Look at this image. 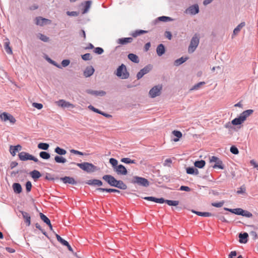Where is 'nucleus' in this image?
<instances>
[{"instance_id":"nucleus-33","label":"nucleus","mask_w":258,"mask_h":258,"mask_svg":"<svg viewBox=\"0 0 258 258\" xmlns=\"http://www.w3.org/2000/svg\"><path fill=\"white\" fill-rule=\"evenodd\" d=\"M92 4L91 1H87L84 3V8L82 12L83 14H86L88 12Z\"/></svg>"},{"instance_id":"nucleus-4","label":"nucleus","mask_w":258,"mask_h":258,"mask_svg":"<svg viewBox=\"0 0 258 258\" xmlns=\"http://www.w3.org/2000/svg\"><path fill=\"white\" fill-rule=\"evenodd\" d=\"M115 75L121 79H126L130 76V74L127 72L126 67L124 64L119 66L115 72Z\"/></svg>"},{"instance_id":"nucleus-3","label":"nucleus","mask_w":258,"mask_h":258,"mask_svg":"<svg viewBox=\"0 0 258 258\" xmlns=\"http://www.w3.org/2000/svg\"><path fill=\"white\" fill-rule=\"evenodd\" d=\"M130 182L135 185H137L138 186L145 187H147L150 185V182L148 179L145 178L138 176H133Z\"/></svg>"},{"instance_id":"nucleus-6","label":"nucleus","mask_w":258,"mask_h":258,"mask_svg":"<svg viewBox=\"0 0 258 258\" xmlns=\"http://www.w3.org/2000/svg\"><path fill=\"white\" fill-rule=\"evenodd\" d=\"M199 44V38L196 36L194 35L190 42L188 48V51L189 53L194 52L196 49Z\"/></svg>"},{"instance_id":"nucleus-43","label":"nucleus","mask_w":258,"mask_h":258,"mask_svg":"<svg viewBox=\"0 0 258 258\" xmlns=\"http://www.w3.org/2000/svg\"><path fill=\"white\" fill-rule=\"evenodd\" d=\"M40 157L45 160H48L50 158V154L45 151H41L39 153Z\"/></svg>"},{"instance_id":"nucleus-13","label":"nucleus","mask_w":258,"mask_h":258,"mask_svg":"<svg viewBox=\"0 0 258 258\" xmlns=\"http://www.w3.org/2000/svg\"><path fill=\"white\" fill-rule=\"evenodd\" d=\"M36 24L40 26H42L46 24H50L51 22L50 20L41 17H36Z\"/></svg>"},{"instance_id":"nucleus-51","label":"nucleus","mask_w":258,"mask_h":258,"mask_svg":"<svg viewBox=\"0 0 258 258\" xmlns=\"http://www.w3.org/2000/svg\"><path fill=\"white\" fill-rule=\"evenodd\" d=\"M230 151L232 154L234 155H237L239 153L238 148L235 146H232L230 147Z\"/></svg>"},{"instance_id":"nucleus-10","label":"nucleus","mask_w":258,"mask_h":258,"mask_svg":"<svg viewBox=\"0 0 258 258\" xmlns=\"http://www.w3.org/2000/svg\"><path fill=\"white\" fill-rule=\"evenodd\" d=\"M102 179L111 186L114 187L117 179L113 176L109 174L104 175Z\"/></svg>"},{"instance_id":"nucleus-56","label":"nucleus","mask_w":258,"mask_h":258,"mask_svg":"<svg viewBox=\"0 0 258 258\" xmlns=\"http://www.w3.org/2000/svg\"><path fill=\"white\" fill-rule=\"evenodd\" d=\"M224 203V201H221L218 203H212L211 204V205L213 207H217V208H220L223 206Z\"/></svg>"},{"instance_id":"nucleus-31","label":"nucleus","mask_w":258,"mask_h":258,"mask_svg":"<svg viewBox=\"0 0 258 258\" xmlns=\"http://www.w3.org/2000/svg\"><path fill=\"white\" fill-rule=\"evenodd\" d=\"M30 174L32 178L36 181L41 176L40 172L36 170H34L30 172Z\"/></svg>"},{"instance_id":"nucleus-48","label":"nucleus","mask_w":258,"mask_h":258,"mask_svg":"<svg viewBox=\"0 0 258 258\" xmlns=\"http://www.w3.org/2000/svg\"><path fill=\"white\" fill-rule=\"evenodd\" d=\"M205 84V82H200L194 85L190 89V91L196 90L199 89L202 85Z\"/></svg>"},{"instance_id":"nucleus-37","label":"nucleus","mask_w":258,"mask_h":258,"mask_svg":"<svg viewBox=\"0 0 258 258\" xmlns=\"http://www.w3.org/2000/svg\"><path fill=\"white\" fill-rule=\"evenodd\" d=\"M206 164V162L205 160H201L196 161L194 163V165L195 167H197L199 168H203Z\"/></svg>"},{"instance_id":"nucleus-49","label":"nucleus","mask_w":258,"mask_h":258,"mask_svg":"<svg viewBox=\"0 0 258 258\" xmlns=\"http://www.w3.org/2000/svg\"><path fill=\"white\" fill-rule=\"evenodd\" d=\"M38 37L41 41L45 42H48L49 40V38L48 37L41 33H39Z\"/></svg>"},{"instance_id":"nucleus-60","label":"nucleus","mask_w":258,"mask_h":258,"mask_svg":"<svg viewBox=\"0 0 258 258\" xmlns=\"http://www.w3.org/2000/svg\"><path fill=\"white\" fill-rule=\"evenodd\" d=\"M67 14L70 16L76 17V16H78L79 13L77 12H76V11H72V12L68 11L67 12Z\"/></svg>"},{"instance_id":"nucleus-19","label":"nucleus","mask_w":258,"mask_h":258,"mask_svg":"<svg viewBox=\"0 0 258 258\" xmlns=\"http://www.w3.org/2000/svg\"><path fill=\"white\" fill-rule=\"evenodd\" d=\"M239 242L240 243H246L248 241V234L246 232L240 233L238 235Z\"/></svg>"},{"instance_id":"nucleus-55","label":"nucleus","mask_w":258,"mask_h":258,"mask_svg":"<svg viewBox=\"0 0 258 258\" xmlns=\"http://www.w3.org/2000/svg\"><path fill=\"white\" fill-rule=\"evenodd\" d=\"M242 212H243L242 214V216L247 217V218H250L252 216V214L248 211L243 210Z\"/></svg>"},{"instance_id":"nucleus-24","label":"nucleus","mask_w":258,"mask_h":258,"mask_svg":"<svg viewBox=\"0 0 258 258\" xmlns=\"http://www.w3.org/2000/svg\"><path fill=\"white\" fill-rule=\"evenodd\" d=\"M94 71L95 70L92 66L87 67L84 71V75L85 77H89L93 74Z\"/></svg>"},{"instance_id":"nucleus-63","label":"nucleus","mask_w":258,"mask_h":258,"mask_svg":"<svg viewBox=\"0 0 258 258\" xmlns=\"http://www.w3.org/2000/svg\"><path fill=\"white\" fill-rule=\"evenodd\" d=\"M70 61L69 59H63L61 61V66L63 67H66L69 65Z\"/></svg>"},{"instance_id":"nucleus-47","label":"nucleus","mask_w":258,"mask_h":258,"mask_svg":"<svg viewBox=\"0 0 258 258\" xmlns=\"http://www.w3.org/2000/svg\"><path fill=\"white\" fill-rule=\"evenodd\" d=\"M109 163L111 164L113 170L116 168L117 166H118V161L113 158H111L109 159Z\"/></svg>"},{"instance_id":"nucleus-42","label":"nucleus","mask_w":258,"mask_h":258,"mask_svg":"<svg viewBox=\"0 0 258 258\" xmlns=\"http://www.w3.org/2000/svg\"><path fill=\"white\" fill-rule=\"evenodd\" d=\"M54 152L60 156L64 155L67 153V151L65 149L59 147H56L54 149Z\"/></svg>"},{"instance_id":"nucleus-40","label":"nucleus","mask_w":258,"mask_h":258,"mask_svg":"<svg viewBox=\"0 0 258 258\" xmlns=\"http://www.w3.org/2000/svg\"><path fill=\"white\" fill-rule=\"evenodd\" d=\"M213 168H219L223 169L224 168V165L223 164V162L220 159L216 162L215 164L212 166Z\"/></svg>"},{"instance_id":"nucleus-21","label":"nucleus","mask_w":258,"mask_h":258,"mask_svg":"<svg viewBox=\"0 0 258 258\" xmlns=\"http://www.w3.org/2000/svg\"><path fill=\"white\" fill-rule=\"evenodd\" d=\"M21 213L23 218L24 219L25 222L26 224V225L29 226L31 224V216L29 213L24 211H20Z\"/></svg>"},{"instance_id":"nucleus-7","label":"nucleus","mask_w":258,"mask_h":258,"mask_svg":"<svg viewBox=\"0 0 258 258\" xmlns=\"http://www.w3.org/2000/svg\"><path fill=\"white\" fill-rule=\"evenodd\" d=\"M0 118L4 121H9L13 124L16 121L15 118L13 115L5 112L0 114Z\"/></svg>"},{"instance_id":"nucleus-36","label":"nucleus","mask_w":258,"mask_h":258,"mask_svg":"<svg viewBox=\"0 0 258 258\" xmlns=\"http://www.w3.org/2000/svg\"><path fill=\"white\" fill-rule=\"evenodd\" d=\"M188 59V57H181L178 59H176L174 62V65L175 66H179L180 64H182L184 62H185L187 59Z\"/></svg>"},{"instance_id":"nucleus-18","label":"nucleus","mask_w":258,"mask_h":258,"mask_svg":"<svg viewBox=\"0 0 258 258\" xmlns=\"http://www.w3.org/2000/svg\"><path fill=\"white\" fill-rule=\"evenodd\" d=\"M86 92L88 94H91L95 96H103L106 94V92L104 91H95L91 89H88L86 90Z\"/></svg>"},{"instance_id":"nucleus-25","label":"nucleus","mask_w":258,"mask_h":258,"mask_svg":"<svg viewBox=\"0 0 258 258\" xmlns=\"http://www.w3.org/2000/svg\"><path fill=\"white\" fill-rule=\"evenodd\" d=\"M86 183L90 185H97L101 186L103 185V182L101 180L97 179H93L88 180Z\"/></svg>"},{"instance_id":"nucleus-38","label":"nucleus","mask_w":258,"mask_h":258,"mask_svg":"<svg viewBox=\"0 0 258 258\" xmlns=\"http://www.w3.org/2000/svg\"><path fill=\"white\" fill-rule=\"evenodd\" d=\"M245 25V22L240 23L236 28H234L233 32V35H235L237 34L241 29Z\"/></svg>"},{"instance_id":"nucleus-52","label":"nucleus","mask_w":258,"mask_h":258,"mask_svg":"<svg viewBox=\"0 0 258 258\" xmlns=\"http://www.w3.org/2000/svg\"><path fill=\"white\" fill-rule=\"evenodd\" d=\"M94 52L97 54H101L104 52V50L102 47H97L94 48Z\"/></svg>"},{"instance_id":"nucleus-53","label":"nucleus","mask_w":258,"mask_h":258,"mask_svg":"<svg viewBox=\"0 0 258 258\" xmlns=\"http://www.w3.org/2000/svg\"><path fill=\"white\" fill-rule=\"evenodd\" d=\"M40 217L41 219L45 223H46L48 222L50 220L44 214H43L42 213H40Z\"/></svg>"},{"instance_id":"nucleus-12","label":"nucleus","mask_w":258,"mask_h":258,"mask_svg":"<svg viewBox=\"0 0 258 258\" xmlns=\"http://www.w3.org/2000/svg\"><path fill=\"white\" fill-rule=\"evenodd\" d=\"M114 171L116 172L118 175H125L127 174V170L126 168L122 164H119L117 166Z\"/></svg>"},{"instance_id":"nucleus-9","label":"nucleus","mask_w":258,"mask_h":258,"mask_svg":"<svg viewBox=\"0 0 258 258\" xmlns=\"http://www.w3.org/2000/svg\"><path fill=\"white\" fill-rule=\"evenodd\" d=\"M152 69L151 64H148L141 69L137 74V78L138 80L141 79L145 75L148 73Z\"/></svg>"},{"instance_id":"nucleus-54","label":"nucleus","mask_w":258,"mask_h":258,"mask_svg":"<svg viewBox=\"0 0 258 258\" xmlns=\"http://www.w3.org/2000/svg\"><path fill=\"white\" fill-rule=\"evenodd\" d=\"M32 183L30 181H28L26 182L25 186H26V190L27 192H29L31 191L32 188Z\"/></svg>"},{"instance_id":"nucleus-39","label":"nucleus","mask_w":258,"mask_h":258,"mask_svg":"<svg viewBox=\"0 0 258 258\" xmlns=\"http://www.w3.org/2000/svg\"><path fill=\"white\" fill-rule=\"evenodd\" d=\"M54 161L57 163H64L67 162V159L61 156L56 155L54 157Z\"/></svg>"},{"instance_id":"nucleus-35","label":"nucleus","mask_w":258,"mask_h":258,"mask_svg":"<svg viewBox=\"0 0 258 258\" xmlns=\"http://www.w3.org/2000/svg\"><path fill=\"white\" fill-rule=\"evenodd\" d=\"M192 212L199 216H202V217H211L213 215V214L210 212H199V211H195V210H192Z\"/></svg>"},{"instance_id":"nucleus-5","label":"nucleus","mask_w":258,"mask_h":258,"mask_svg":"<svg viewBox=\"0 0 258 258\" xmlns=\"http://www.w3.org/2000/svg\"><path fill=\"white\" fill-rule=\"evenodd\" d=\"M19 159L23 161L27 160H32L36 163H39L37 158L25 152H21L18 154Z\"/></svg>"},{"instance_id":"nucleus-29","label":"nucleus","mask_w":258,"mask_h":258,"mask_svg":"<svg viewBox=\"0 0 258 258\" xmlns=\"http://www.w3.org/2000/svg\"><path fill=\"white\" fill-rule=\"evenodd\" d=\"M114 187L123 190H125L127 188V185L120 180H117Z\"/></svg>"},{"instance_id":"nucleus-2","label":"nucleus","mask_w":258,"mask_h":258,"mask_svg":"<svg viewBox=\"0 0 258 258\" xmlns=\"http://www.w3.org/2000/svg\"><path fill=\"white\" fill-rule=\"evenodd\" d=\"M252 109H247L243 111L240 115L232 120V123L234 125H240L242 123L246 118L253 112Z\"/></svg>"},{"instance_id":"nucleus-62","label":"nucleus","mask_w":258,"mask_h":258,"mask_svg":"<svg viewBox=\"0 0 258 258\" xmlns=\"http://www.w3.org/2000/svg\"><path fill=\"white\" fill-rule=\"evenodd\" d=\"M179 190L182 191H190L191 190V189L188 186L181 185L179 188Z\"/></svg>"},{"instance_id":"nucleus-44","label":"nucleus","mask_w":258,"mask_h":258,"mask_svg":"<svg viewBox=\"0 0 258 258\" xmlns=\"http://www.w3.org/2000/svg\"><path fill=\"white\" fill-rule=\"evenodd\" d=\"M121 162L125 164H135L136 161L135 160H132L129 158H123L121 159Z\"/></svg>"},{"instance_id":"nucleus-58","label":"nucleus","mask_w":258,"mask_h":258,"mask_svg":"<svg viewBox=\"0 0 258 258\" xmlns=\"http://www.w3.org/2000/svg\"><path fill=\"white\" fill-rule=\"evenodd\" d=\"M195 167H188L186 168V172L188 174L193 175L195 170Z\"/></svg>"},{"instance_id":"nucleus-22","label":"nucleus","mask_w":258,"mask_h":258,"mask_svg":"<svg viewBox=\"0 0 258 258\" xmlns=\"http://www.w3.org/2000/svg\"><path fill=\"white\" fill-rule=\"evenodd\" d=\"M133 40V39L132 37H124L118 39L117 42L121 45H125L127 43H131Z\"/></svg>"},{"instance_id":"nucleus-57","label":"nucleus","mask_w":258,"mask_h":258,"mask_svg":"<svg viewBox=\"0 0 258 258\" xmlns=\"http://www.w3.org/2000/svg\"><path fill=\"white\" fill-rule=\"evenodd\" d=\"M47 60L50 63H51L52 64H53V66L56 67L57 68H59V69H61V66L60 65V64H58L56 62H55V61L52 60L51 59H50V58H48L47 59Z\"/></svg>"},{"instance_id":"nucleus-34","label":"nucleus","mask_w":258,"mask_h":258,"mask_svg":"<svg viewBox=\"0 0 258 258\" xmlns=\"http://www.w3.org/2000/svg\"><path fill=\"white\" fill-rule=\"evenodd\" d=\"M172 134L176 137V138L173 139L174 142H178L180 138L182 137V134L180 131L174 130L172 132Z\"/></svg>"},{"instance_id":"nucleus-14","label":"nucleus","mask_w":258,"mask_h":258,"mask_svg":"<svg viewBox=\"0 0 258 258\" xmlns=\"http://www.w3.org/2000/svg\"><path fill=\"white\" fill-rule=\"evenodd\" d=\"M56 103L58 106L62 108H73L74 107V105L73 104L70 103L69 102H67L63 99H60L57 101Z\"/></svg>"},{"instance_id":"nucleus-46","label":"nucleus","mask_w":258,"mask_h":258,"mask_svg":"<svg viewBox=\"0 0 258 258\" xmlns=\"http://www.w3.org/2000/svg\"><path fill=\"white\" fill-rule=\"evenodd\" d=\"M49 145L46 143H40L38 145V148L40 149L43 150H47L48 149Z\"/></svg>"},{"instance_id":"nucleus-45","label":"nucleus","mask_w":258,"mask_h":258,"mask_svg":"<svg viewBox=\"0 0 258 258\" xmlns=\"http://www.w3.org/2000/svg\"><path fill=\"white\" fill-rule=\"evenodd\" d=\"M164 203L170 206H176L179 204V201L169 200H165Z\"/></svg>"},{"instance_id":"nucleus-11","label":"nucleus","mask_w":258,"mask_h":258,"mask_svg":"<svg viewBox=\"0 0 258 258\" xmlns=\"http://www.w3.org/2000/svg\"><path fill=\"white\" fill-rule=\"evenodd\" d=\"M161 87L156 86L153 87L149 91V95L151 98H155L160 94Z\"/></svg>"},{"instance_id":"nucleus-61","label":"nucleus","mask_w":258,"mask_h":258,"mask_svg":"<svg viewBox=\"0 0 258 258\" xmlns=\"http://www.w3.org/2000/svg\"><path fill=\"white\" fill-rule=\"evenodd\" d=\"M32 106L38 109H41L43 107V105L41 103H33Z\"/></svg>"},{"instance_id":"nucleus-41","label":"nucleus","mask_w":258,"mask_h":258,"mask_svg":"<svg viewBox=\"0 0 258 258\" xmlns=\"http://www.w3.org/2000/svg\"><path fill=\"white\" fill-rule=\"evenodd\" d=\"M148 31L143 30H137L134 32L132 33V36L133 37H136L141 34H145L148 33Z\"/></svg>"},{"instance_id":"nucleus-28","label":"nucleus","mask_w":258,"mask_h":258,"mask_svg":"<svg viewBox=\"0 0 258 258\" xmlns=\"http://www.w3.org/2000/svg\"><path fill=\"white\" fill-rule=\"evenodd\" d=\"M96 190L99 191L100 192H116L119 193L120 191L115 188H102V187H98L96 188Z\"/></svg>"},{"instance_id":"nucleus-1","label":"nucleus","mask_w":258,"mask_h":258,"mask_svg":"<svg viewBox=\"0 0 258 258\" xmlns=\"http://www.w3.org/2000/svg\"><path fill=\"white\" fill-rule=\"evenodd\" d=\"M70 164L76 165L81 169L87 172V173H92L98 171L99 170V168H98V167L95 166L92 163L87 162L81 163L72 162L70 163Z\"/></svg>"},{"instance_id":"nucleus-59","label":"nucleus","mask_w":258,"mask_h":258,"mask_svg":"<svg viewBox=\"0 0 258 258\" xmlns=\"http://www.w3.org/2000/svg\"><path fill=\"white\" fill-rule=\"evenodd\" d=\"M88 108L90 109V110H91L92 111H93L96 113H97L98 114H100L101 112V111H100V110H99L97 108H95L93 106H92L91 105H90L88 106Z\"/></svg>"},{"instance_id":"nucleus-20","label":"nucleus","mask_w":258,"mask_h":258,"mask_svg":"<svg viewBox=\"0 0 258 258\" xmlns=\"http://www.w3.org/2000/svg\"><path fill=\"white\" fill-rule=\"evenodd\" d=\"M22 150V146L20 145H17L16 146H10V152L13 156H15L16 153Z\"/></svg>"},{"instance_id":"nucleus-26","label":"nucleus","mask_w":258,"mask_h":258,"mask_svg":"<svg viewBox=\"0 0 258 258\" xmlns=\"http://www.w3.org/2000/svg\"><path fill=\"white\" fill-rule=\"evenodd\" d=\"M10 42L8 38L4 40V48L6 52L9 54H12V50L10 46Z\"/></svg>"},{"instance_id":"nucleus-50","label":"nucleus","mask_w":258,"mask_h":258,"mask_svg":"<svg viewBox=\"0 0 258 258\" xmlns=\"http://www.w3.org/2000/svg\"><path fill=\"white\" fill-rule=\"evenodd\" d=\"M81 57L84 60H86V61L90 60L92 59L91 55L89 53H87L83 55H82Z\"/></svg>"},{"instance_id":"nucleus-8","label":"nucleus","mask_w":258,"mask_h":258,"mask_svg":"<svg viewBox=\"0 0 258 258\" xmlns=\"http://www.w3.org/2000/svg\"><path fill=\"white\" fill-rule=\"evenodd\" d=\"M199 7L198 4H194L189 6L185 11V13L189 14L191 15H195L199 13Z\"/></svg>"},{"instance_id":"nucleus-30","label":"nucleus","mask_w":258,"mask_h":258,"mask_svg":"<svg viewBox=\"0 0 258 258\" xmlns=\"http://www.w3.org/2000/svg\"><path fill=\"white\" fill-rule=\"evenodd\" d=\"M13 190L17 194H20L22 191V188L19 183H14L12 185Z\"/></svg>"},{"instance_id":"nucleus-15","label":"nucleus","mask_w":258,"mask_h":258,"mask_svg":"<svg viewBox=\"0 0 258 258\" xmlns=\"http://www.w3.org/2000/svg\"><path fill=\"white\" fill-rule=\"evenodd\" d=\"M60 180L65 184H70L72 185H76L77 184V182L75 180V179L70 176L60 177Z\"/></svg>"},{"instance_id":"nucleus-32","label":"nucleus","mask_w":258,"mask_h":258,"mask_svg":"<svg viewBox=\"0 0 258 258\" xmlns=\"http://www.w3.org/2000/svg\"><path fill=\"white\" fill-rule=\"evenodd\" d=\"M128 58L132 62L138 63L140 59L138 55L134 53H129L127 55Z\"/></svg>"},{"instance_id":"nucleus-64","label":"nucleus","mask_w":258,"mask_h":258,"mask_svg":"<svg viewBox=\"0 0 258 258\" xmlns=\"http://www.w3.org/2000/svg\"><path fill=\"white\" fill-rule=\"evenodd\" d=\"M70 152L72 153H73V154H77V155H84V153H83L82 152H80L79 151H78V150H76L75 149L71 150Z\"/></svg>"},{"instance_id":"nucleus-17","label":"nucleus","mask_w":258,"mask_h":258,"mask_svg":"<svg viewBox=\"0 0 258 258\" xmlns=\"http://www.w3.org/2000/svg\"><path fill=\"white\" fill-rule=\"evenodd\" d=\"M173 21V19L172 18H171L170 17H168V16H163L159 17L157 19H156L153 21V23L154 25H156L159 21L166 22Z\"/></svg>"},{"instance_id":"nucleus-23","label":"nucleus","mask_w":258,"mask_h":258,"mask_svg":"<svg viewBox=\"0 0 258 258\" xmlns=\"http://www.w3.org/2000/svg\"><path fill=\"white\" fill-rule=\"evenodd\" d=\"M224 210L229 211L233 214L237 215H241L242 216V210L243 209L241 208H236V209H229L228 208H224Z\"/></svg>"},{"instance_id":"nucleus-27","label":"nucleus","mask_w":258,"mask_h":258,"mask_svg":"<svg viewBox=\"0 0 258 258\" xmlns=\"http://www.w3.org/2000/svg\"><path fill=\"white\" fill-rule=\"evenodd\" d=\"M157 54L158 56H161L165 52V47L163 44H159L156 48Z\"/></svg>"},{"instance_id":"nucleus-16","label":"nucleus","mask_w":258,"mask_h":258,"mask_svg":"<svg viewBox=\"0 0 258 258\" xmlns=\"http://www.w3.org/2000/svg\"><path fill=\"white\" fill-rule=\"evenodd\" d=\"M143 199L147 201H152L160 204H163L165 201V199L163 198H157L154 197H145Z\"/></svg>"}]
</instances>
